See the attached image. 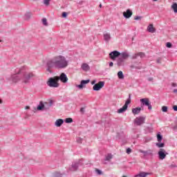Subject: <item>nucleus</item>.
Listing matches in <instances>:
<instances>
[{"label": "nucleus", "mask_w": 177, "mask_h": 177, "mask_svg": "<svg viewBox=\"0 0 177 177\" xmlns=\"http://www.w3.org/2000/svg\"><path fill=\"white\" fill-rule=\"evenodd\" d=\"M173 110H174V111H177V105H174L173 106Z\"/></svg>", "instance_id": "obj_48"}, {"label": "nucleus", "mask_w": 177, "mask_h": 177, "mask_svg": "<svg viewBox=\"0 0 177 177\" xmlns=\"http://www.w3.org/2000/svg\"><path fill=\"white\" fill-rule=\"evenodd\" d=\"M122 177H127V176H122Z\"/></svg>", "instance_id": "obj_60"}, {"label": "nucleus", "mask_w": 177, "mask_h": 177, "mask_svg": "<svg viewBox=\"0 0 177 177\" xmlns=\"http://www.w3.org/2000/svg\"><path fill=\"white\" fill-rule=\"evenodd\" d=\"M64 122H65L66 124H67V118H65V119H64Z\"/></svg>", "instance_id": "obj_54"}, {"label": "nucleus", "mask_w": 177, "mask_h": 177, "mask_svg": "<svg viewBox=\"0 0 177 177\" xmlns=\"http://www.w3.org/2000/svg\"><path fill=\"white\" fill-rule=\"evenodd\" d=\"M157 63H161V58H158Z\"/></svg>", "instance_id": "obj_52"}, {"label": "nucleus", "mask_w": 177, "mask_h": 177, "mask_svg": "<svg viewBox=\"0 0 177 177\" xmlns=\"http://www.w3.org/2000/svg\"><path fill=\"white\" fill-rule=\"evenodd\" d=\"M120 57L125 60L129 57V54L128 53H120Z\"/></svg>", "instance_id": "obj_22"}, {"label": "nucleus", "mask_w": 177, "mask_h": 177, "mask_svg": "<svg viewBox=\"0 0 177 177\" xmlns=\"http://www.w3.org/2000/svg\"><path fill=\"white\" fill-rule=\"evenodd\" d=\"M81 68L83 71H89V70H91V67L86 63H83L81 66Z\"/></svg>", "instance_id": "obj_15"}, {"label": "nucleus", "mask_w": 177, "mask_h": 177, "mask_svg": "<svg viewBox=\"0 0 177 177\" xmlns=\"http://www.w3.org/2000/svg\"><path fill=\"white\" fill-rule=\"evenodd\" d=\"M124 60L122 58H121V57H120L118 59V61H117V65L118 66V67H120V66H123L124 65Z\"/></svg>", "instance_id": "obj_23"}, {"label": "nucleus", "mask_w": 177, "mask_h": 177, "mask_svg": "<svg viewBox=\"0 0 177 177\" xmlns=\"http://www.w3.org/2000/svg\"><path fill=\"white\" fill-rule=\"evenodd\" d=\"M134 20H142V17L136 16L134 17Z\"/></svg>", "instance_id": "obj_45"}, {"label": "nucleus", "mask_w": 177, "mask_h": 177, "mask_svg": "<svg viewBox=\"0 0 177 177\" xmlns=\"http://www.w3.org/2000/svg\"><path fill=\"white\" fill-rule=\"evenodd\" d=\"M0 104H2V100L0 98Z\"/></svg>", "instance_id": "obj_57"}, {"label": "nucleus", "mask_w": 177, "mask_h": 177, "mask_svg": "<svg viewBox=\"0 0 177 177\" xmlns=\"http://www.w3.org/2000/svg\"><path fill=\"white\" fill-rule=\"evenodd\" d=\"M50 68H49V66H47L46 71H48V73H52V70H50Z\"/></svg>", "instance_id": "obj_46"}, {"label": "nucleus", "mask_w": 177, "mask_h": 177, "mask_svg": "<svg viewBox=\"0 0 177 177\" xmlns=\"http://www.w3.org/2000/svg\"><path fill=\"white\" fill-rule=\"evenodd\" d=\"M24 68V67L21 68L17 73L12 75L11 79L12 82H19V81H21V82H23V75H21V71Z\"/></svg>", "instance_id": "obj_3"}, {"label": "nucleus", "mask_w": 177, "mask_h": 177, "mask_svg": "<svg viewBox=\"0 0 177 177\" xmlns=\"http://www.w3.org/2000/svg\"><path fill=\"white\" fill-rule=\"evenodd\" d=\"M42 24L44 26H48V20L46 19V18L42 19Z\"/></svg>", "instance_id": "obj_32"}, {"label": "nucleus", "mask_w": 177, "mask_h": 177, "mask_svg": "<svg viewBox=\"0 0 177 177\" xmlns=\"http://www.w3.org/2000/svg\"><path fill=\"white\" fill-rule=\"evenodd\" d=\"M91 80H82L80 82V84L77 85V88H79V89H82V88H84V85H86V84H89Z\"/></svg>", "instance_id": "obj_14"}, {"label": "nucleus", "mask_w": 177, "mask_h": 177, "mask_svg": "<svg viewBox=\"0 0 177 177\" xmlns=\"http://www.w3.org/2000/svg\"><path fill=\"white\" fill-rule=\"evenodd\" d=\"M141 111H142V108L137 107L132 109V113L133 114H134V115H136L139 114V113H140Z\"/></svg>", "instance_id": "obj_19"}, {"label": "nucleus", "mask_w": 177, "mask_h": 177, "mask_svg": "<svg viewBox=\"0 0 177 177\" xmlns=\"http://www.w3.org/2000/svg\"><path fill=\"white\" fill-rule=\"evenodd\" d=\"M145 56H146V54H145V53L143 52H139V53H137L136 54H134L133 56H132V59H137L138 57H140L141 58H143L145 57Z\"/></svg>", "instance_id": "obj_13"}, {"label": "nucleus", "mask_w": 177, "mask_h": 177, "mask_svg": "<svg viewBox=\"0 0 177 177\" xmlns=\"http://www.w3.org/2000/svg\"><path fill=\"white\" fill-rule=\"evenodd\" d=\"M95 171L96 172V174H97V175H102L103 174V172L101 171V170L99 169H95Z\"/></svg>", "instance_id": "obj_37"}, {"label": "nucleus", "mask_w": 177, "mask_h": 177, "mask_svg": "<svg viewBox=\"0 0 177 177\" xmlns=\"http://www.w3.org/2000/svg\"><path fill=\"white\" fill-rule=\"evenodd\" d=\"M57 80L50 77L48 81L47 82V85L50 86V88H59V83L57 82Z\"/></svg>", "instance_id": "obj_4"}, {"label": "nucleus", "mask_w": 177, "mask_h": 177, "mask_svg": "<svg viewBox=\"0 0 177 177\" xmlns=\"http://www.w3.org/2000/svg\"><path fill=\"white\" fill-rule=\"evenodd\" d=\"M0 42H2V40H1V39H0Z\"/></svg>", "instance_id": "obj_61"}, {"label": "nucleus", "mask_w": 177, "mask_h": 177, "mask_svg": "<svg viewBox=\"0 0 177 177\" xmlns=\"http://www.w3.org/2000/svg\"><path fill=\"white\" fill-rule=\"evenodd\" d=\"M131 153H132V149L131 148H128L127 149V154H131Z\"/></svg>", "instance_id": "obj_42"}, {"label": "nucleus", "mask_w": 177, "mask_h": 177, "mask_svg": "<svg viewBox=\"0 0 177 177\" xmlns=\"http://www.w3.org/2000/svg\"><path fill=\"white\" fill-rule=\"evenodd\" d=\"M37 110L39 111H41L42 110H48V108L46 106H45V104H44V102H42V101H41L39 102V104L37 106Z\"/></svg>", "instance_id": "obj_11"}, {"label": "nucleus", "mask_w": 177, "mask_h": 177, "mask_svg": "<svg viewBox=\"0 0 177 177\" xmlns=\"http://www.w3.org/2000/svg\"><path fill=\"white\" fill-rule=\"evenodd\" d=\"M64 175H66V174H64V173L62 174L59 171H56L53 174V177H63V176H64Z\"/></svg>", "instance_id": "obj_21"}, {"label": "nucleus", "mask_w": 177, "mask_h": 177, "mask_svg": "<svg viewBox=\"0 0 177 177\" xmlns=\"http://www.w3.org/2000/svg\"><path fill=\"white\" fill-rule=\"evenodd\" d=\"M147 175H150V173L141 171L138 174L134 176V177H146Z\"/></svg>", "instance_id": "obj_20"}, {"label": "nucleus", "mask_w": 177, "mask_h": 177, "mask_svg": "<svg viewBox=\"0 0 177 177\" xmlns=\"http://www.w3.org/2000/svg\"><path fill=\"white\" fill-rule=\"evenodd\" d=\"M171 9H173L174 13H177V3H174L173 5L171 6Z\"/></svg>", "instance_id": "obj_30"}, {"label": "nucleus", "mask_w": 177, "mask_h": 177, "mask_svg": "<svg viewBox=\"0 0 177 177\" xmlns=\"http://www.w3.org/2000/svg\"><path fill=\"white\" fill-rule=\"evenodd\" d=\"M174 93H177V89H176V88H175V89L174 90Z\"/></svg>", "instance_id": "obj_55"}, {"label": "nucleus", "mask_w": 177, "mask_h": 177, "mask_svg": "<svg viewBox=\"0 0 177 177\" xmlns=\"http://www.w3.org/2000/svg\"><path fill=\"white\" fill-rule=\"evenodd\" d=\"M30 109V106H26V107H25V109L26 110H28Z\"/></svg>", "instance_id": "obj_53"}, {"label": "nucleus", "mask_w": 177, "mask_h": 177, "mask_svg": "<svg viewBox=\"0 0 177 177\" xmlns=\"http://www.w3.org/2000/svg\"><path fill=\"white\" fill-rule=\"evenodd\" d=\"M170 167L171 168H176V165H171Z\"/></svg>", "instance_id": "obj_50"}, {"label": "nucleus", "mask_w": 177, "mask_h": 177, "mask_svg": "<svg viewBox=\"0 0 177 177\" xmlns=\"http://www.w3.org/2000/svg\"><path fill=\"white\" fill-rule=\"evenodd\" d=\"M111 39V36L109 33H105L104 34V39L106 41V42H109L110 39Z\"/></svg>", "instance_id": "obj_25"}, {"label": "nucleus", "mask_w": 177, "mask_h": 177, "mask_svg": "<svg viewBox=\"0 0 177 177\" xmlns=\"http://www.w3.org/2000/svg\"><path fill=\"white\" fill-rule=\"evenodd\" d=\"M118 77L119 80H124V73L122 71H120L118 73Z\"/></svg>", "instance_id": "obj_28"}, {"label": "nucleus", "mask_w": 177, "mask_h": 177, "mask_svg": "<svg viewBox=\"0 0 177 177\" xmlns=\"http://www.w3.org/2000/svg\"><path fill=\"white\" fill-rule=\"evenodd\" d=\"M141 102V106H147L149 110H151L153 106H151V103L150 102V100L149 98H142L140 100Z\"/></svg>", "instance_id": "obj_5"}, {"label": "nucleus", "mask_w": 177, "mask_h": 177, "mask_svg": "<svg viewBox=\"0 0 177 177\" xmlns=\"http://www.w3.org/2000/svg\"><path fill=\"white\" fill-rule=\"evenodd\" d=\"M133 15V12L131 11L130 9L127 10L126 12H123V16L126 19H129Z\"/></svg>", "instance_id": "obj_12"}, {"label": "nucleus", "mask_w": 177, "mask_h": 177, "mask_svg": "<svg viewBox=\"0 0 177 177\" xmlns=\"http://www.w3.org/2000/svg\"><path fill=\"white\" fill-rule=\"evenodd\" d=\"M35 78V73L32 72H25L22 75V82L24 84H29L30 80Z\"/></svg>", "instance_id": "obj_2"}, {"label": "nucleus", "mask_w": 177, "mask_h": 177, "mask_svg": "<svg viewBox=\"0 0 177 177\" xmlns=\"http://www.w3.org/2000/svg\"><path fill=\"white\" fill-rule=\"evenodd\" d=\"M147 31H149V32H151L153 34V32H156V28H154L153 24H149V26L147 27Z\"/></svg>", "instance_id": "obj_18"}, {"label": "nucleus", "mask_w": 177, "mask_h": 177, "mask_svg": "<svg viewBox=\"0 0 177 177\" xmlns=\"http://www.w3.org/2000/svg\"><path fill=\"white\" fill-rule=\"evenodd\" d=\"M44 3L46 5V6H49V4L50 3V0H44Z\"/></svg>", "instance_id": "obj_35"}, {"label": "nucleus", "mask_w": 177, "mask_h": 177, "mask_svg": "<svg viewBox=\"0 0 177 177\" xmlns=\"http://www.w3.org/2000/svg\"><path fill=\"white\" fill-rule=\"evenodd\" d=\"M104 86V82H99L93 86V91H100Z\"/></svg>", "instance_id": "obj_10"}, {"label": "nucleus", "mask_w": 177, "mask_h": 177, "mask_svg": "<svg viewBox=\"0 0 177 177\" xmlns=\"http://www.w3.org/2000/svg\"><path fill=\"white\" fill-rule=\"evenodd\" d=\"M57 81H61V82H63L64 84H66L67 82V75L66 73H62L59 76H57L55 77Z\"/></svg>", "instance_id": "obj_7"}, {"label": "nucleus", "mask_w": 177, "mask_h": 177, "mask_svg": "<svg viewBox=\"0 0 177 177\" xmlns=\"http://www.w3.org/2000/svg\"><path fill=\"white\" fill-rule=\"evenodd\" d=\"M114 66V64L113 62L109 63V67H113Z\"/></svg>", "instance_id": "obj_51"}, {"label": "nucleus", "mask_w": 177, "mask_h": 177, "mask_svg": "<svg viewBox=\"0 0 177 177\" xmlns=\"http://www.w3.org/2000/svg\"><path fill=\"white\" fill-rule=\"evenodd\" d=\"M154 2H157L158 0H153Z\"/></svg>", "instance_id": "obj_58"}, {"label": "nucleus", "mask_w": 177, "mask_h": 177, "mask_svg": "<svg viewBox=\"0 0 177 177\" xmlns=\"http://www.w3.org/2000/svg\"><path fill=\"white\" fill-rule=\"evenodd\" d=\"M82 138H81V137H77V138H76V142H77V143H80V144H81V143H82Z\"/></svg>", "instance_id": "obj_36"}, {"label": "nucleus", "mask_w": 177, "mask_h": 177, "mask_svg": "<svg viewBox=\"0 0 177 177\" xmlns=\"http://www.w3.org/2000/svg\"><path fill=\"white\" fill-rule=\"evenodd\" d=\"M96 84V80H93L92 82H91V85H95Z\"/></svg>", "instance_id": "obj_49"}, {"label": "nucleus", "mask_w": 177, "mask_h": 177, "mask_svg": "<svg viewBox=\"0 0 177 177\" xmlns=\"http://www.w3.org/2000/svg\"><path fill=\"white\" fill-rule=\"evenodd\" d=\"M100 8H102V4H100Z\"/></svg>", "instance_id": "obj_59"}, {"label": "nucleus", "mask_w": 177, "mask_h": 177, "mask_svg": "<svg viewBox=\"0 0 177 177\" xmlns=\"http://www.w3.org/2000/svg\"><path fill=\"white\" fill-rule=\"evenodd\" d=\"M32 16V14L31 12H26L25 14V17L26 20H28L30 19H31V17Z\"/></svg>", "instance_id": "obj_29"}, {"label": "nucleus", "mask_w": 177, "mask_h": 177, "mask_svg": "<svg viewBox=\"0 0 177 177\" xmlns=\"http://www.w3.org/2000/svg\"><path fill=\"white\" fill-rule=\"evenodd\" d=\"M55 68L62 69L67 67V60L63 55H58L54 57Z\"/></svg>", "instance_id": "obj_1"}, {"label": "nucleus", "mask_w": 177, "mask_h": 177, "mask_svg": "<svg viewBox=\"0 0 177 177\" xmlns=\"http://www.w3.org/2000/svg\"><path fill=\"white\" fill-rule=\"evenodd\" d=\"M162 111H163V113H167V111H168V107L165 106H163L162 107Z\"/></svg>", "instance_id": "obj_38"}, {"label": "nucleus", "mask_w": 177, "mask_h": 177, "mask_svg": "<svg viewBox=\"0 0 177 177\" xmlns=\"http://www.w3.org/2000/svg\"><path fill=\"white\" fill-rule=\"evenodd\" d=\"M172 86H174V87L176 86V83H173L172 84Z\"/></svg>", "instance_id": "obj_56"}, {"label": "nucleus", "mask_w": 177, "mask_h": 177, "mask_svg": "<svg viewBox=\"0 0 177 177\" xmlns=\"http://www.w3.org/2000/svg\"><path fill=\"white\" fill-rule=\"evenodd\" d=\"M70 169L71 171H77L78 169V165L77 163L73 164Z\"/></svg>", "instance_id": "obj_27"}, {"label": "nucleus", "mask_w": 177, "mask_h": 177, "mask_svg": "<svg viewBox=\"0 0 177 177\" xmlns=\"http://www.w3.org/2000/svg\"><path fill=\"white\" fill-rule=\"evenodd\" d=\"M130 103H131V99H128V100L126 101V102H125V104H124V106H126V107L128 108V104H129Z\"/></svg>", "instance_id": "obj_41"}, {"label": "nucleus", "mask_w": 177, "mask_h": 177, "mask_svg": "<svg viewBox=\"0 0 177 177\" xmlns=\"http://www.w3.org/2000/svg\"><path fill=\"white\" fill-rule=\"evenodd\" d=\"M80 112H82V114H84V113H85V108H81L80 109Z\"/></svg>", "instance_id": "obj_47"}, {"label": "nucleus", "mask_w": 177, "mask_h": 177, "mask_svg": "<svg viewBox=\"0 0 177 177\" xmlns=\"http://www.w3.org/2000/svg\"><path fill=\"white\" fill-rule=\"evenodd\" d=\"M158 155L159 160H165L167 156H168V152H167L165 149L161 148L159 149Z\"/></svg>", "instance_id": "obj_6"}, {"label": "nucleus", "mask_w": 177, "mask_h": 177, "mask_svg": "<svg viewBox=\"0 0 177 177\" xmlns=\"http://www.w3.org/2000/svg\"><path fill=\"white\" fill-rule=\"evenodd\" d=\"M157 139H158V142H161L162 140V136H161V135L160 134H158Z\"/></svg>", "instance_id": "obj_39"}, {"label": "nucleus", "mask_w": 177, "mask_h": 177, "mask_svg": "<svg viewBox=\"0 0 177 177\" xmlns=\"http://www.w3.org/2000/svg\"><path fill=\"white\" fill-rule=\"evenodd\" d=\"M120 55H121V53L117 50H114L109 53V57L110 59H111V60H115V59H117V57L120 56Z\"/></svg>", "instance_id": "obj_9"}, {"label": "nucleus", "mask_w": 177, "mask_h": 177, "mask_svg": "<svg viewBox=\"0 0 177 177\" xmlns=\"http://www.w3.org/2000/svg\"><path fill=\"white\" fill-rule=\"evenodd\" d=\"M46 104H47V110H49V109H50V107H52V106L53 105V100H50V104L46 103Z\"/></svg>", "instance_id": "obj_31"}, {"label": "nucleus", "mask_w": 177, "mask_h": 177, "mask_svg": "<svg viewBox=\"0 0 177 177\" xmlns=\"http://www.w3.org/2000/svg\"><path fill=\"white\" fill-rule=\"evenodd\" d=\"M70 122H73V118H67V123L70 124Z\"/></svg>", "instance_id": "obj_44"}, {"label": "nucleus", "mask_w": 177, "mask_h": 177, "mask_svg": "<svg viewBox=\"0 0 177 177\" xmlns=\"http://www.w3.org/2000/svg\"><path fill=\"white\" fill-rule=\"evenodd\" d=\"M46 66H47V67H49L51 68H53V67H55L56 68V64H55V60H54V62L52 60H48L46 62Z\"/></svg>", "instance_id": "obj_16"}, {"label": "nucleus", "mask_w": 177, "mask_h": 177, "mask_svg": "<svg viewBox=\"0 0 177 177\" xmlns=\"http://www.w3.org/2000/svg\"><path fill=\"white\" fill-rule=\"evenodd\" d=\"M166 46L167 48H172V44L167 42Z\"/></svg>", "instance_id": "obj_43"}, {"label": "nucleus", "mask_w": 177, "mask_h": 177, "mask_svg": "<svg viewBox=\"0 0 177 177\" xmlns=\"http://www.w3.org/2000/svg\"><path fill=\"white\" fill-rule=\"evenodd\" d=\"M138 151L139 153H142V154H144V156H147V154H151V152H150L151 151H143L142 149H139Z\"/></svg>", "instance_id": "obj_26"}, {"label": "nucleus", "mask_w": 177, "mask_h": 177, "mask_svg": "<svg viewBox=\"0 0 177 177\" xmlns=\"http://www.w3.org/2000/svg\"><path fill=\"white\" fill-rule=\"evenodd\" d=\"M63 124H64V120L63 119H57L55 122V127H60Z\"/></svg>", "instance_id": "obj_17"}, {"label": "nucleus", "mask_w": 177, "mask_h": 177, "mask_svg": "<svg viewBox=\"0 0 177 177\" xmlns=\"http://www.w3.org/2000/svg\"><path fill=\"white\" fill-rule=\"evenodd\" d=\"M157 147H159V149H161V147H164L165 146V144L164 142L162 143H156Z\"/></svg>", "instance_id": "obj_33"}, {"label": "nucleus", "mask_w": 177, "mask_h": 177, "mask_svg": "<svg viewBox=\"0 0 177 177\" xmlns=\"http://www.w3.org/2000/svg\"><path fill=\"white\" fill-rule=\"evenodd\" d=\"M145 120H146V118L145 117H138L134 120V124H136V125H142V124H145Z\"/></svg>", "instance_id": "obj_8"}, {"label": "nucleus", "mask_w": 177, "mask_h": 177, "mask_svg": "<svg viewBox=\"0 0 177 177\" xmlns=\"http://www.w3.org/2000/svg\"><path fill=\"white\" fill-rule=\"evenodd\" d=\"M127 110H128V108L127 107V106L124 105L122 108L118 110V113L119 114H121L122 113L127 111Z\"/></svg>", "instance_id": "obj_24"}, {"label": "nucleus", "mask_w": 177, "mask_h": 177, "mask_svg": "<svg viewBox=\"0 0 177 177\" xmlns=\"http://www.w3.org/2000/svg\"><path fill=\"white\" fill-rule=\"evenodd\" d=\"M111 158H113V155L111 154H108L106 157V161H110V160H111Z\"/></svg>", "instance_id": "obj_34"}, {"label": "nucleus", "mask_w": 177, "mask_h": 177, "mask_svg": "<svg viewBox=\"0 0 177 177\" xmlns=\"http://www.w3.org/2000/svg\"><path fill=\"white\" fill-rule=\"evenodd\" d=\"M62 17H63V19H66V17H67V12H63L62 14Z\"/></svg>", "instance_id": "obj_40"}]
</instances>
